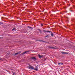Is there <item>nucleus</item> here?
<instances>
[{
	"mask_svg": "<svg viewBox=\"0 0 75 75\" xmlns=\"http://www.w3.org/2000/svg\"><path fill=\"white\" fill-rule=\"evenodd\" d=\"M28 69H31L32 70H33V69L34 70L35 69L34 68V67H33V66H31L30 65L28 66Z\"/></svg>",
	"mask_w": 75,
	"mask_h": 75,
	"instance_id": "f257e3e1",
	"label": "nucleus"
},
{
	"mask_svg": "<svg viewBox=\"0 0 75 75\" xmlns=\"http://www.w3.org/2000/svg\"><path fill=\"white\" fill-rule=\"evenodd\" d=\"M62 54H68V53L67 52H61Z\"/></svg>",
	"mask_w": 75,
	"mask_h": 75,
	"instance_id": "f03ea898",
	"label": "nucleus"
},
{
	"mask_svg": "<svg viewBox=\"0 0 75 75\" xmlns=\"http://www.w3.org/2000/svg\"><path fill=\"white\" fill-rule=\"evenodd\" d=\"M38 67H37V66H36L35 67V69H34V71H38Z\"/></svg>",
	"mask_w": 75,
	"mask_h": 75,
	"instance_id": "7ed1b4c3",
	"label": "nucleus"
},
{
	"mask_svg": "<svg viewBox=\"0 0 75 75\" xmlns=\"http://www.w3.org/2000/svg\"><path fill=\"white\" fill-rule=\"evenodd\" d=\"M38 56L39 58H42V57H43V56L40 55H38Z\"/></svg>",
	"mask_w": 75,
	"mask_h": 75,
	"instance_id": "20e7f679",
	"label": "nucleus"
},
{
	"mask_svg": "<svg viewBox=\"0 0 75 75\" xmlns=\"http://www.w3.org/2000/svg\"><path fill=\"white\" fill-rule=\"evenodd\" d=\"M31 59H34V60H37V58L35 57H32Z\"/></svg>",
	"mask_w": 75,
	"mask_h": 75,
	"instance_id": "39448f33",
	"label": "nucleus"
},
{
	"mask_svg": "<svg viewBox=\"0 0 75 75\" xmlns=\"http://www.w3.org/2000/svg\"><path fill=\"white\" fill-rule=\"evenodd\" d=\"M63 65V63L62 62H60L58 63V65Z\"/></svg>",
	"mask_w": 75,
	"mask_h": 75,
	"instance_id": "423d86ee",
	"label": "nucleus"
},
{
	"mask_svg": "<svg viewBox=\"0 0 75 75\" xmlns=\"http://www.w3.org/2000/svg\"><path fill=\"white\" fill-rule=\"evenodd\" d=\"M21 53V52H18L17 53H15V55H18L20 54V53Z\"/></svg>",
	"mask_w": 75,
	"mask_h": 75,
	"instance_id": "0eeeda50",
	"label": "nucleus"
},
{
	"mask_svg": "<svg viewBox=\"0 0 75 75\" xmlns=\"http://www.w3.org/2000/svg\"><path fill=\"white\" fill-rule=\"evenodd\" d=\"M51 37H54V34L52 33L51 34Z\"/></svg>",
	"mask_w": 75,
	"mask_h": 75,
	"instance_id": "6e6552de",
	"label": "nucleus"
},
{
	"mask_svg": "<svg viewBox=\"0 0 75 75\" xmlns=\"http://www.w3.org/2000/svg\"><path fill=\"white\" fill-rule=\"evenodd\" d=\"M1 24H3V23L2 22H0V25H1Z\"/></svg>",
	"mask_w": 75,
	"mask_h": 75,
	"instance_id": "1a4fd4ad",
	"label": "nucleus"
},
{
	"mask_svg": "<svg viewBox=\"0 0 75 75\" xmlns=\"http://www.w3.org/2000/svg\"><path fill=\"white\" fill-rule=\"evenodd\" d=\"M38 30H39V31H40V33H42V31H41V30H40V29H38Z\"/></svg>",
	"mask_w": 75,
	"mask_h": 75,
	"instance_id": "9d476101",
	"label": "nucleus"
},
{
	"mask_svg": "<svg viewBox=\"0 0 75 75\" xmlns=\"http://www.w3.org/2000/svg\"><path fill=\"white\" fill-rule=\"evenodd\" d=\"M25 52H23L22 53V55H24V54H25Z\"/></svg>",
	"mask_w": 75,
	"mask_h": 75,
	"instance_id": "9b49d317",
	"label": "nucleus"
},
{
	"mask_svg": "<svg viewBox=\"0 0 75 75\" xmlns=\"http://www.w3.org/2000/svg\"><path fill=\"white\" fill-rule=\"evenodd\" d=\"M48 48H52V47H50V46H48Z\"/></svg>",
	"mask_w": 75,
	"mask_h": 75,
	"instance_id": "f8f14e48",
	"label": "nucleus"
},
{
	"mask_svg": "<svg viewBox=\"0 0 75 75\" xmlns=\"http://www.w3.org/2000/svg\"><path fill=\"white\" fill-rule=\"evenodd\" d=\"M43 32H48V31H46V30H44Z\"/></svg>",
	"mask_w": 75,
	"mask_h": 75,
	"instance_id": "ddd939ff",
	"label": "nucleus"
},
{
	"mask_svg": "<svg viewBox=\"0 0 75 75\" xmlns=\"http://www.w3.org/2000/svg\"><path fill=\"white\" fill-rule=\"evenodd\" d=\"M48 36H49L48 35H47L45 36V38H47V37H48Z\"/></svg>",
	"mask_w": 75,
	"mask_h": 75,
	"instance_id": "4468645a",
	"label": "nucleus"
},
{
	"mask_svg": "<svg viewBox=\"0 0 75 75\" xmlns=\"http://www.w3.org/2000/svg\"><path fill=\"white\" fill-rule=\"evenodd\" d=\"M52 48L53 49H55V48H56L53 47H52Z\"/></svg>",
	"mask_w": 75,
	"mask_h": 75,
	"instance_id": "2eb2a0df",
	"label": "nucleus"
},
{
	"mask_svg": "<svg viewBox=\"0 0 75 75\" xmlns=\"http://www.w3.org/2000/svg\"><path fill=\"white\" fill-rule=\"evenodd\" d=\"M30 52V51H28L25 52L26 53H27V52Z\"/></svg>",
	"mask_w": 75,
	"mask_h": 75,
	"instance_id": "dca6fc26",
	"label": "nucleus"
},
{
	"mask_svg": "<svg viewBox=\"0 0 75 75\" xmlns=\"http://www.w3.org/2000/svg\"><path fill=\"white\" fill-rule=\"evenodd\" d=\"M15 30V28H13V29L12 30V31H13Z\"/></svg>",
	"mask_w": 75,
	"mask_h": 75,
	"instance_id": "f3484780",
	"label": "nucleus"
},
{
	"mask_svg": "<svg viewBox=\"0 0 75 75\" xmlns=\"http://www.w3.org/2000/svg\"><path fill=\"white\" fill-rule=\"evenodd\" d=\"M28 28H32V27H30L29 26H28Z\"/></svg>",
	"mask_w": 75,
	"mask_h": 75,
	"instance_id": "a211bd4d",
	"label": "nucleus"
},
{
	"mask_svg": "<svg viewBox=\"0 0 75 75\" xmlns=\"http://www.w3.org/2000/svg\"><path fill=\"white\" fill-rule=\"evenodd\" d=\"M45 42L46 43H49V42H47L46 41H45Z\"/></svg>",
	"mask_w": 75,
	"mask_h": 75,
	"instance_id": "6ab92c4d",
	"label": "nucleus"
},
{
	"mask_svg": "<svg viewBox=\"0 0 75 75\" xmlns=\"http://www.w3.org/2000/svg\"><path fill=\"white\" fill-rule=\"evenodd\" d=\"M45 41L44 40H42V42H45Z\"/></svg>",
	"mask_w": 75,
	"mask_h": 75,
	"instance_id": "aec40b11",
	"label": "nucleus"
},
{
	"mask_svg": "<svg viewBox=\"0 0 75 75\" xmlns=\"http://www.w3.org/2000/svg\"><path fill=\"white\" fill-rule=\"evenodd\" d=\"M41 26H42H42H43V24H42L41 25H40Z\"/></svg>",
	"mask_w": 75,
	"mask_h": 75,
	"instance_id": "412c9836",
	"label": "nucleus"
},
{
	"mask_svg": "<svg viewBox=\"0 0 75 75\" xmlns=\"http://www.w3.org/2000/svg\"><path fill=\"white\" fill-rule=\"evenodd\" d=\"M36 41H40V40H36Z\"/></svg>",
	"mask_w": 75,
	"mask_h": 75,
	"instance_id": "4be33fe9",
	"label": "nucleus"
},
{
	"mask_svg": "<svg viewBox=\"0 0 75 75\" xmlns=\"http://www.w3.org/2000/svg\"><path fill=\"white\" fill-rule=\"evenodd\" d=\"M48 33H52L51 31H48Z\"/></svg>",
	"mask_w": 75,
	"mask_h": 75,
	"instance_id": "5701e85b",
	"label": "nucleus"
},
{
	"mask_svg": "<svg viewBox=\"0 0 75 75\" xmlns=\"http://www.w3.org/2000/svg\"><path fill=\"white\" fill-rule=\"evenodd\" d=\"M67 23H69V21L68 20L67 21Z\"/></svg>",
	"mask_w": 75,
	"mask_h": 75,
	"instance_id": "b1692460",
	"label": "nucleus"
},
{
	"mask_svg": "<svg viewBox=\"0 0 75 75\" xmlns=\"http://www.w3.org/2000/svg\"><path fill=\"white\" fill-rule=\"evenodd\" d=\"M38 65L36 66V67H38Z\"/></svg>",
	"mask_w": 75,
	"mask_h": 75,
	"instance_id": "393cba45",
	"label": "nucleus"
},
{
	"mask_svg": "<svg viewBox=\"0 0 75 75\" xmlns=\"http://www.w3.org/2000/svg\"><path fill=\"white\" fill-rule=\"evenodd\" d=\"M71 11H72V12H73V11L71 10Z\"/></svg>",
	"mask_w": 75,
	"mask_h": 75,
	"instance_id": "a878e982",
	"label": "nucleus"
},
{
	"mask_svg": "<svg viewBox=\"0 0 75 75\" xmlns=\"http://www.w3.org/2000/svg\"><path fill=\"white\" fill-rule=\"evenodd\" d=\"M10 54L9 53H8V54Z\"/></svg>",
	"mask_w": 75,
	"mask_h": 75,
	"instance_id": "bb28decb",
	"label": "nucleus"
},
{
	"mask_svg": "<svg viewBox=\"0 0 75 75\" xmlns=\"http://www.w3.org/2000/svg\"><path fill=\"white\" fill-rule=\"evenodd\" d=\"M44 61H45V60H44Z\"/></svg>",
	"mask_w": 75,
	"mask_h": 75,
	"instance_id": "cd10ccee",
	"label": "nucleus"
},
{
	"mask_svg": "<svg viewBox=\"0 0 75 75\" xmlns=\"http://www.w3.org/2000/svg\"><path fill=\"white\" fill-rule=\"evenodd\" d=\"M68 0H67V1Z\"/></svg>",
	"mask_w": 75,
	"mask_h": 75,
	"instance_id": "c85d7f7f",
	"label": "nucleus"
}]
</instances>
